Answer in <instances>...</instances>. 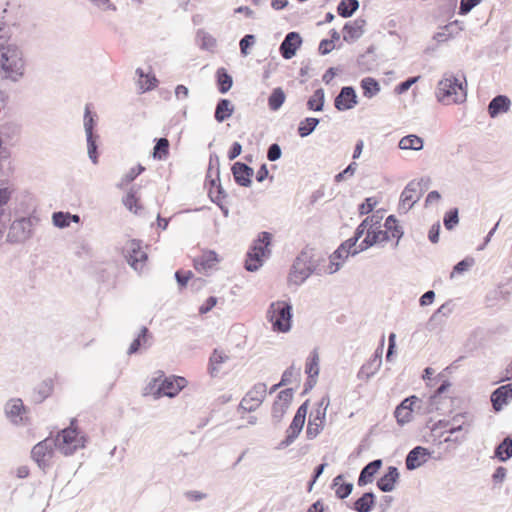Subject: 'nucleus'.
Returning a JSON list of instances; mask_svg holds the SVG:
<instances>
[{"label":"nucleus","mask_w":512,"mask_h":512,"mask_svg":"<svg viewBox=\"0 0 512 512\" xmlns=\"http://www.w3.org/2000/svg\"><path fill=\"white\" fill-rule=\"evenodd\" d=\"M25 73V60L22 50L15 44L0 48V79L18 82Z\"/></svg>","instance_id":"nucleus-1"},{"label":"nucleus","mask_w":512,"mask_h":512,"mask_svg":"<svg viewBox=\"0 0 512 512\" xmlns=\"http://www.w3.org/2000/svg\"><path fill=\"white\" fill-rule=\"evenodd\" d=\"M435 96L444 105L463 103L467 97L466 87L453 73L446 72L437 84Z\"/></svg>","instance_id":"nucleus-2"},{"label":"nucleus","mask_w":512,"mask_h":512,"mask_svg":"<svg viewBox=\"0 0 512 512\" xmlns=\"http://www.w3.org/2000/svg\"><path fill=\"white\" fill-rule=\"evenodd\" d=\"M272 234L263 231L253 242L250 250L247 252L245 261V269L250 272L257 271L263 265V258L268 257L271 253L269 246L271 245Z\"/></svg>","instance_id":"nucleus-3"},{"label":"nucleus","mask_w":512,"mask_h":512,"mask_svg":"<svg viewBox=\"0 0 512 512\" xmlns=\"http://www.w3.org/2000/svg\"><path fill=\"white\" fill-rule=\"evenodd\" d=\"M267 319L275 332L286 333L292 324V305L286 301L272 302L267 311Z\"/></svg>","instance_id":"nucleus-4"},{"label":"nucleus","mask_w":512,"mask_h":512,"mask_svg":"<svg viewBox=\"0 0 512 512\" xmlns=\"http://www.w3.org/2000/svg\"><path fill=\"white\" fill-rule=\"evenodd\" d=\"M316 264L312 259L311 251L303 250L295 259L289 273V281L297 286L314 272Z\"/></svg>","instance_id":"nucleus-5"},{"label":"nucleus","mask_w":512,"mask_h":512,"mask_svg":"<svg viewBox=\"0 0 512 512\" xmlns=\"http://www.w3.org/2000/svg\"><path fill=\"white\" fill-rule=\"evenodd\" d=\"M74 420L71 425L63 429L55 439L54 446L64 455H72L77 449L84 447L85 438L79 437L76 428L73 427Z\"/></svg>","instance_id":"nucleus-6"},{"label":"nucleus","mask_w":512,"mask_h":512,"mask_svg":"<svg viewBox=\"0 0 512 512\" xmlns=\"http://www.w3.org/2000/svg\"><path fill=\"white\" fill-rule=\"evenodd\" d=\"M4 415L10 424L16 427H24L31 423L30 409L24 405L22 399L11 398L3 407Z\"/></svg>","instance_id":"nucleus-7"},{"label":"nucleus","mask_w":512,"mask_h":512,"mask_svg":"<svg viewBox=\"0 0 512 512\" xmlns=\"http://www.w3.org/2000/svg\"><path fill=\"white\" fill-rule=\"evenodd\" d=\"M330 405V398L325 395L317 404V408L310 413L309 421L306 429L308 439L316 438L324 428L326 419V411Z\"/></svg>","instance_id":"nucleus-8"},{"label":"nucleus","mask_w":512,"mask_h":512,"mask_svg":"<svg viewBox=\"0 0 512 512\" xmlns=\"http://www.w3.org/2000/svg\"><path fill=\"white\" fill-rule=\"evenodd\" d=\"M96 117L97 115L91 112L89 105H86L83 125L86 134L88 156L94 164L98 162L97 141L99 139V135L94 132Z\"/></svg>","instance_id":"nucleus-9"},{"label":"nucleus","mask_w":512,"mask_h":512,"mask_svg":"<svg viewBox=\"0 0 512 512\" xmlns=\"http://www.w3.org/2000/svg\"><path fill=\"white\" fill-rule=\"evenodd\" d=\"M465 418L464 414H457L445 424L443 421H439L441 426L447 427L446 432L449 436L445 438V442H462L465 439L466 434L469 432V424L466 423Z\"/></svg>","instance_id":"nucleus-10"},{"label":"nucleus","mask_w":512,"mask_h":512,"mask_svg":"<svg viewBox=\"0 0 512 512\" xmlns=\"http://www.w3.org/2000/svg\"><path fill=\"white\" fill-rule=\"evenodd\" d=\"M267 393L265 383H257L253 388L243 397L239 404V409L245 412L255 411L264 401Z\"/></svg>","instance_id":"nucleus-11"},{"label":"nucleus","mask_w":512,"mask_h":512,"mask_svg":"<svg viewBox=\"0 0 512 512\" xmlns=\"http://www.w3.org/2000/svg\"><path fill=\"white\" fill-rule=\"evenodd\" d=\"M124 253L128 264L136 271L141 270L148 259L147 253L142 250L141 242L135 239L126 243Z\"/></svg>","instance_id":"nucleus-12"},{"label":"nucleus","mask_w":512,"mask_h":512,"mask_svg":"<svg viewBox=\"0 0 512 512\" xmlns=\"http://www.w3.org/2000/svg\"><path fill=\"white\" fill-rule=\"evenodd\" d=\"M420 186L421 182H416V180L410 181L406 185L400 196L399 212L407 213L420 200L421 193H418Z\"/></svg>","instance_id":"nucleus-13"},{"label":"nucleus","mask_w":512,"mask_h":512,"mask_svg":"<svg viewBox=\"0 0 512 512\" xmlns=\"http://www.w3.org/2000/svg\"><path fill=\"white\" fill-rule=\"evenodd\" d=\"M32 223L29 219L22 218L15 220L7 234V240L11 243H19L29 238L31 233Z\"/></svg>","instance_id":"nucleus-14"},{"label":"nucleus","mask_w":512,"mask_h":512,"mask_svg":"<svg viewBox=\"0 0 512 512\" xmlns=\"http://www.w3.org/2000/svg\"><path fill=\"white\" fill-rule=\"evenodd\" d=\"M357 103V94L352 86L342 87L334 100V106L338 111L350 110L354 108Z\"/></svg>","instance_id":"nucleus-15"},{"label":"nucleus","mask_w":512,"mask_h":512,"mask_svg":"<svg viewBox=\"0 0 512 512\" xmlns=\"http://www.w3.org/2000/svg\"><path fill=\"white\" fill-rule=\"evenodd\" d=\"M302 44V37L298 32H289L280 44L279 52L284 59H291L296 55L297 50Z\"/></svg>","instance_id":"nucleus-16"},{"label":"nucleus","mask_w":512,"mask_h":512,"mask_svg":"<svg viewBox=\"0 0 512 512\" xmlns=\"http://www.w3.org/2000/svg\"><path fill=\"white\" fill-rule=\"evenodd\" d=\"M431 456V452L423 446H416L406 456L405 465L407 470L412 471L425 464Z\"/></svg>","instance_id":"nucleus-17"},{"label":"nucleus","mask_w":512,"mask_h":512,"mask_svg":"<svg viewBox=\"0 0 512 512\" xmlns=\"http://www.w3.org/2000/svg\"><path fill=\"white\" fill-rule=\"evenodd\" d=\"M417 396H410L404 399L395 409L394 415L400 425H404L411 421L412 412L416 403H420Z\"/></svg>","instance_id":"nucleus-18"},{"label":"nucleus","mask_w":512,"mask_h":512,"mask_svg":"<svg viewBox=\"0 0 512 512\" xmlns=\"http://www.w3.org/2000/svg\"><path fill=\"white\" fill-rule=\"evenodd\" d=\"M53 446V439L47 438L33 447L31 451L32 458L40 467L46 465L49 458H51Z\"/></svg>","instance_id":"nucleus-19"},{"label":"nucleus","mask_w":512,"mask_h":512,"mask_svg":"<svg viewBox=\"0 0 512 512\" xmlns=\"http://www.w3.org/2000/svg\"><path fill=\"white\" fill-rule=\"evenodd\" d=\"M491 403L495 412L503 409L512 400V383L502 385L495 389L491 394Z\"/></svg>","instance_id":"nucleus-20"},{"label":"nucleus","mask_w":512,"mask_h":512,"mask_svg":"<svg viewBox=\"0 0 512 512\" xmlns=\"http://www.w3.org/2000/svg\"><path fill=\"white\" fill-rule=\"evenodd\" d=\"M232 174L235 182L243 187H250L254 170L243 162H235L232 166Z\"/></svg>","instance_id":"nucleus-21"},{"label":"nucleus","mask_w":512,"mask_h":512,"mask_svg":"<svg viewBox=\"0 0 512 512\" xmlns=\"http://www.w3.org/2000/svg\"><path fill=\"white\" fill-rule=\"evenodd\" d=\"M218 262L217 253L212 250L203 252L202 255L193 260L195 270L200 273H207L209 270L213 269Z\"/></svg>","instance_id":"nucleus-22"},{"label":"nucleus","mask_w":512,"mask_h":512,"mask_svg":"<svg viewBox=\"0 0 512 512\" xmlns=\"http://www.w3.org/2000/svg\"><path fill=\"white\" fill-rule=\"evenodd\" d=\"M366 21L362 18H357L353 22H347L343 27V39L346 42H354L364 34V27Z\"/></svg>","instance_id":"nucleus-23"},{"label":"nucleus","mask_w":512,"mask_h":512,"mask_svg":"<svg viewBox=\"0 0 512 512\" xmlns=\"http://www.w3.org/2000/svg\"><path fill=\"white\" fill-rule=\"evenodd\" d=\"M400 473L395 466H389L386 473L377 480V487L382 492H391L395 489V485L398 482Z\"/></svg>","instance_id":"nucleus-24"},{"label":"nucleus","mask_w":512,"mask_h":512,"mask_svg":"<svg viewBox=\"0 0 512 512\" xmlns=\"http://www.w3.org/2000/svg\"><path fill=\"white\" fill-rule=\"evenodd\" d=\"M511 101L506 95L495 96L488 104V113L491 118H496L509 111Z\"/></svg>","instance_id":"nucleus-25"},{"label":"nucleus","mask_w":512,"mask_h":512,"mask_svg":"<svg viewBox=\"0 0 512 512\" xmlns=\"http://www.w3.org/2000/svg\"><path fill=\"white\" fill-rule=\"evenodd\" d=\"M382 466V460L376 459L371 462H369L367 465H365L359 475L358 478V486L363 487L373 481L374 475L378 472V470Z\"/></svg>","instance_id":"nucleus-26"},{"label":"nucleus","mask_w":512,"mask_h":512,"mask_svg":"<svg viewBox=\"0 0 512 512\" xmlns=\"http://www.w3.org/2000/svg\"><path fill=\"white\" fill-rule=\"evenodd\" d=\"M382 364V356L381 353H378V350L374 354V356L365 363L360 371L358 372V378L362 380H368L371 378L381 367Z\"/></svg>","instance_id":"nucleus-27"},{"label":"nucleus","mask_w":512,"mask_h":512,"mask_svg":"<svg viewBox=\"0 0 512 512\" xmlns=\"http://www.w3.org/2000/svg\"><path fill=\"white\" fill-rule=\"evenodd\" d=\"M234 110V105L229 99L221 98L216 104L214 118L218 123H222L233 115Z\"/></svg>","instance_id":"nucleus-28"},{"label":"nucleus","mask_w":512,"mask_h":512,"mask_svg":"<svg viewBox=\"0 0 512 512\" xmlns=\"http://www.w3.org/2000/svg\"><path fill=\"white\" fill-rule=\"evenodd\" d=\"M151 337L147 327L143 326L138 336L131 343L127 353L132 355L137 353L142 347L147 348L149 344V338Z\"/></svg>","instance_id":"nucleus-29"},{"label":"nucleus","mask_w":512,"mask_h":512,"mask_svg":"<svg viewBox=\"0 0 512 512\" xmlns=\"http://www.w3.org/2000/svg\"><path fill=\"white\" fill-rule=\"evenodd\" d=\"M398 146L402 150L420 151L424 147V141L421 137L415 134H410L402 137L399 141Z\"/></svg>","instance_id":"nucleus-30"},{"label":"nucleus","mask_w":512,"mask_h":512,"mask_svg":"<svg viewBox=\"0 0 512 512\" xmlns=\"http://www.w3.org/2000/svg\"><path fill=\"white\" fill-rule=\"evenodd\" d=\"M375 495L373 492H365L353 505L357 512H370L375 506Z\"/></svg>","instance_id":"nucleus-31"},{"label":"nucleus","mask_w":512,"mask_h":512,"mask_svg":"<svg viewBox=\"0 0 512 512\" xmlns=\"http://www.w3.org/2000/svg\"><path fill=\"white\" fill-rule=\"evenodd\" d=\"M152 393L155 398H159L160 396L173 398L178 395L172 377L165 378Z\"/></svg>","instance_id":"nucleus-32"},{"label":"nucleus","mask_w":512,"mask_h":512,"mask_svg":"<svg viewBox=\"0 0 512 512\" xmlns=\"http://www.w3.org/2000/svg\"><path fill=\"white\" fill-rule=\"evenodd\" d=\"M217 86L220 93H227L232 85L233 78L225 68H218L216 71Z\"/></svg>","instance_id":"nucleus-33"},{"label":"nucleus","mask_w":512,"mask_h":512,"mask_svg":"<svg viewBox=\"0 0 512 512\" xmlns=\"http://www.w3.org/2000/svg\"><path fill=\"white\" fill-rule=\"evenodd\" d=\"M494 455L503 462L510 459L512 457V437L507 436L504 438V440L496 446Z\"/></svg>","instance_id":"nucleus-34"},{"label":"nucleus","mask_w":512,"mask_h":512,"mask_svg":"<svg viewBox=\"0 0 512 512\" xmlns=\"http://www.w3.org/2000/svg\"><path fill=\"white\" fill-rule=\"evenodd\" d=\"M319 363L320 358L316 349H314L309 355L306 365H305V373L308 375V378H317L319 375Z\"/></svg>","instance_id":"nucleus-35"},{"label":"nucleus","mask_w":512,"mask_h":512,"mask_svg":"<svg viewBox=\"0 0 512 512\" xmlns=\"http://www.w3.org/2000/svg\"><path fill=\"white\" fill-rule=\"evenodd\" d=\"M343 479V475L340 474L333 479V487H336L335 494L339 499L347 498L353 491V484L350 482L340 483Z\"/></svg>","instance_id":"nucleus-36"},{"label":"nucleus","mask_w":512,"mask_h":512,"mask_svg":"<svg viewBox=\"0 0 512 512\" xmlns=\"http://www.w3.org/2000/svg\"><path fill=\"white\" fill-rule=\"evenodd\" d=\"M358 8V0H342L337 6V12L341 17L349 18L357 11Z\"/></svg>","instance_id":"nucleus-37"},{"label":"nucleus","mask_w":512,"mask_h":512,"mask_svg":"<svg viewBox=\"0 0 512 512\" xmlns=\"http://www.w3.org/2000/svg\"><path fill=\"white\" fill-rule=\"evenodd\" d=\"M385 231H388L393 238H396V246L399 243V240L402 238L404 232L401 226L397 224V220L394 215H389L385 220Z\"/></svg>","instance_id":"nucleus-38"},{"label":"nucleus","mask_w":512,"mask_h":512,"mask_svg":"<svg viewBox=\"0 0 512 512\" xmlns=\"http://www.w3.org/2000/svg\"><path fill=\"white\" fill-rule=\"evenodd\" d=\"M137 192L138 189L135 186L131 187L122 200L124 206L135 214H138V211L141 209V206L138 205V198L136 197Z\"/></svg>","instance_id":"nucleus-39"},{"label":"nucleus","mask_w":512,"mask_h":512,"mask_svg":"<svg viewBox=\"0 0 512 512\" xmlns=\"http://www.w3.org/2000/svg\"><path fill=\"white\" fill-rule=\"evenodd\" d=\"M363 94L367 98L374 97L380 91L379 83L372 77H366L361 80Z\"/></svg>","instance_id":"nucleus-40"},{"label":"nucleus","mask_w":512,"mask_h":512,"mask_svg":"<svg viewBox=\"0 0 512 512\" xmlns=\"http://www.w3.org/2000/svg\"><path fill=\"white\" fill-rule=\"evenodd\" d=\"M319 124V119L314 117H307L299 123L298 134L304 138L309 136Z\"/></svg>","instance_id":"nucleus-41"},{"label":"nucleus","mask_w":512,"mask_h":512,"mask_svg":"<svg viewBox=\"0 0 512 512\" xmlns=\"http://www.w3.org/2000/svg\"><path fill=\"white\" fill-rule=\"evenodd\" d=\"M325 94L322 88L314 91L313 95L309 98L307 106L313 111H322L324 107Z\"/></svg>","instance_id":"nucleus-42"},{"label":"nucleus","mask_w":512,"mask_h":512,"mask_svg":"<svg viewBox=\"0 0 512 512\" xmlns=\"http://www.w3.org/2000/svg\"><path fill=\"white\" fill-rule=\"evenodd\" d=\"M169 141L167 138H159L156 140V144L153 148V158L158 160H164L169 154Z\"/></svg>","instance_id":"nucleus-43"},{"label":"nucleus","mask_w":512,"mask_h":512,"mask_svg":"<svg viewBox=\"0 0 512 512\" xmlns=\"http://www.w3.org/2000/svg\"><path fill=\"white\" fill-rule=\"evenodd\" d=\"M285 93L282 88L278 87L273 89L268 98V105L272 111H277L285 101Z\"/></svg>","instance_id":"nucleus-44"},{"label":"nucleus","mask_w":512,"mask_h":512,"mask_svg":"<svg viewBox=\"0 0 512 512\" xmlns=\"http://www.w3.org/2000/svg\"><path fill=\"white\" fill-rule=\"evenodd\" d=\"M196 40L200 48L204 50H210L216 46V39L203 29L197 31Z\"/></svg>","instance_id":"nucleus-45"},{"label":"nucleus","mask_w":512,"mask_h":512,"mask_svg":"<svg viewBox=\"0 0 512 512\" xmlns=\"http://www.w3.org/2000/svg\"><path fill=\"white\" fill-rule=\"evenodd\" d=\"M308 404L309 400H306L296 411V414L293 417V420L291 422V426L295 427L297 429H300L302 431L305 419L308 411Z\"/></svg>","instance_id":"nucleus-46"},{"label":"nucleus","mask_w":512,"mask_h":512,"mask_svg":"<svg viewBox=\"0 0 512 512\" xmlns=\"http://www.w3.org/2000/svg\"><path fill=\"white\" fill-rule=\"evenodd\" d=\"M301 375V369L296 368L294 364H292L289 368H287L281 377V381L279 382V385H289L294 380H298Z\"/></svg>","instance_id":"nucleus-47"},{"label":"nucleus","mask_w":512,"mask_h":512,"mask_svg":"<svg viewBox=\"0 0 512 512\" xmlns=\"http://www.w3.org/2000/svg\"><path fill=\"white\" fill-rule=\"evenodd\" d=\"M228 359V356L218 350H214L210 357V374L215 376L218 372V365L224 363Z\"/></svg>","instance_id":"nucleus-48"},{"label":"nucleus","mask_w":512,"mask_h":512,"mask_svg":"<svg viewBox=\"0 0 512 512\" xmlns=\"http://www.w3.org/2000/svg\"><path fill=\"white\" fill-rule=\"evenodd\" d=\"M145 170V167H143L141 164H138L137 166L131 168L121 179L120 183L117 185L119 188H122L125 185H128L134 179L140 175Z\"/></svg>","instance_id":"nucleus-49"},{"label":"nucleus","mask_w":512,"mask_h":512,"mask_svg":"<svg viewBox=\"0 0 512 512\" xmlns=\"http://www.w3.org/2000/svg\"><path fill=\"white\" fill-rule=\"evenodd\" d=\"M300 433H301L300 429H297V428L289 425V427L286 430V437L284 440H282L279 443L278 449H285L288 446H290L295 441V439L299 436Z\"/></svg>","instance_id":"nucleus-50"},{"label":"nucleus","mask_w":512,"mask_h":512,"mask_svg":"<svg viewBox=\"0 0 512 512\" xmlns=\"http://www.w3.org/2000/svg\"><path fill=\"white\" fill-rule=\"evenodd\" d=\"M444 226L447 230H452L459 223L458 209L453 208L445 213L443 218Z\"/></svg>","instance_id":"nucleus-51"},{"label":"nucleus","mask_w":512,"mask_h":512,"mask_svg":"<svg viewBox=\"0 0 512 512\" xmlns=\"http://www.w3.org/2000/svg\"><path fill=\"white\" fill-rule=\"evenodd\" d=\"M53 224L59 228L68 227L71 223V217L69 212H54L52 215Z\"/></svg>","instance_id":"nucleus-52"},{"label":"nucleus","mask_w":512,"mask_h":512,"mask_svg":"<svg viewBox=\"0 0 512 512\" xmlns=\"http://www.w3.org/2000/svg\"><path fill=\"white\" fill-rule=\"evenodd\" d=\"M475 263L474 258L472 257H466L460 262H458L451 272V278L454 276V274H462L466 271H468Z\"/></svg>","instance_id":"nucleus-53"},{"label":"nucleus","mask_w":512,"mask_h":512,"mask_svg":"<svg viewBox=\"0 0 512 512\" xmlns=\"http://www.w3.org/2000/svg\"><path fill=\"white\" fill-rule=\"evenodd\" d=\"M288 408H289L288 406H285L277 401H274L273 406H272L273 421L275 423H279L282 420L285 413L287 412Z\"/></svg>","instance_id":"nucleus-54"},{"label":"nucleus","mask_w":512,"mask_h":512,"mask_svg":"<svg viewBox=\"0 0 512 512\" xmlns=\"http://www.w3.org/2000/svg\"><path fill=\"white\" fill-rule=\"evenodd\" d=\"M256 38L253 34L245 35L239 42L240 52L243 56L249 54L248 49L255 44Z\"/></svg>","instance_id":"nucleus-55"},{"label":"nucleus","mask_w":512,"mask_h":512,"mask_svg":"<svg viewBox=\"0 0 512 512\" xmlns=\"http://www.w3.org/2000/svg\"><path fill=\"white\" fill-rule=\"evenodd\" d=\"M371 234L372 233H369L367 231L366 237L361 241V243L358 245V247L352 251V256H355V255L359 254L360 252L365 251L368 248L375 245V238H372Z\"/></svg>","instance_id":"nucleus-56"},{"label":"nucleus","mask_w":512,"mask_h":512,"mask_svg":"<svg viewBox=\"0 0 512 512\" xmlns=\"http://www.w3.org/2000/svg\"><path fill=\"white\" fill-rule=\"evenodd\" d=\"M371 234L372 233H369L367 231L366 237L361 241V243L358 245V247L352 251V256H355V255L359 254L360 252L365 251L368 248L375 245V238H372Z\"/></svg>","instance_id":"nucleus-57"},{"label":"nucleus","mask_w":512,"mask_h":512,"mask_svg":"<svg viewBox=\"0 0 512 512\" xmlns=\"http://www.w3.org/2000/svg\"><path fill=\"white\" fill-rule=\"evenodd\" d=\"M358 164L356 162H351L342 172L335 175V182H341L346 177H352L356 170H357Z\"/></svg>","instance_id":"nucleus-58"},{"label":"nucleus","mask_w":512,"mask_h":512,"mask_svg":"<svg viewBox=\"0 0 512 512\" xmlns=\"http://www.w3.org/2000/svg\"><path fill=\"white\" fill-rule=\"evenodd\" d=\"M293 395L294 390L292 388H286L278 393L275 401L289 407L292 402Z\"/></svg>","instance_id":"nucleus-59"},{"label":"nucleus","mask_w":512,"mask_h":512,"mask_svg":"<svg viewBox=\"0 0 512 512\" xmlns=\"http://www.w3.org/2000/svg\"><path fill=\"white\" fill-rule=\"evenodd\" d=\"M11 38L10 27L0 19V48L7 45Z\"/></svg>","instance_id":"nucleus-60"},{"label":"nucleus","mask_w":512,"mask_h":512,"mask_svg":"<svg viewBox=\"0 0 512 512\" xmlns=\"http://www.w3.org/2000/svg\"><path fill=\"white\" fill-rule=\"evenodd\" d=\"M377 200L374 197H368L365 201L359 206V214L366 215L373 211L374 207L377 205Z\"/></svg>","instance_id":"nucleus-61"},{"label":"nucleus","mask_w":512,"mask_h":512,"mask_svg":"<svg viewBox=\"0 0 512 512\" xmlns=\"http://www.w3.org/2000/svg\"><path fill=\"white\" fill-rule=\"evenodd\" d=\"M369 233H372V238H375V244L387 242L390 238L388 231L381 230L380 228L368 229Z\"/></svg>","instance_id":"nucleus-62"},{"label":"nucleus","mask_w":512,"mask_h":512,"mask_svg":"<svg viewBox=\"0 0 512 512\" xmlns=\"http://www.w3.org/2000/svg\"><path fill=\"white\" fill-rule=\"evenodd\" d=\"M444 324H445V320L441 316H439L438 314H436L434 312L431 315V317L429 318V320L427 322V325H426V328L429 331H434L438 327H442Z\"/></svg>","instance_id":"nucleus-63"},{"label":"nucleus","mask_w":512,"mask_h":512,"mask_svg":"<svg viewBox=\"0 0 512 512\" xmlns=\"http://www.w3.org/2000/svg\"><path fill=\"white\" fill-rule=\"evenodd\" d=\"M482 0H461L459 7L460 15H467L474 7L481 3Z\"/></svg>","instance_id":"nucleus-64"}]
</instances>
